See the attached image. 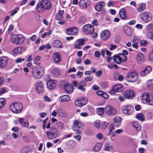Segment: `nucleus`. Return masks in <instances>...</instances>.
Instances as JSON below:
<instances>
[{
	"label": "nucleus",
	"instance_id": "nucleus-21",
	"mask_svg": "<svg viewBox=\"0 0 153 153\" xmlns=\"http://www.w3.org/2000/svg\"><path fill=\"white\" fill-rule=\"evenodd\" d=\"M84 100L82 99L80 100H76L75 101L74 104L77 106H81L82 105H84L87 102V100L86 98H84Z\"/></svg>",
	"mask_w": 153,
	"mask_h": 153
},
{
	"label": "nucleus",
	"instance_id": "nucleus-13",
	"mask_svg": "<svg viewBox=\"0 0 153 153\" xmlns=\"http://www.w3.org/2000/svg\"><path fill=\"white\" fill-rule=\"evenodd\" d=\"M123 88L122 85L119 84L115 85L112 87V90L110 91V93L111 94H114L115 93L114 92H120L123 90Z\"/></svg>",
	"mask_w": 153,
	"mask_h": 153
},
{
	"label": "nucleus",
	"instance_id": "nucleus-40",
	"mask_svg": "<svg viewBox=\"0 0 153 153\" xmlns=\"http://www.w3.org/2000/svg\"><path fill=\"white\" fill-rule=\"evenodd\" d=\"M136 117L137 119L140 121H143L144 120V116L142 113H139L136 116Z\"/></svg>",
	"mask_w": 153,
	"mask_h": 153
},
{
	"label": "nucleus",
	"instance_id": "nucleus-42",
	"mask_svg": "<svg viewBox=\"0 0 153 153\" xmlns=\"http://www.w3.org/2000/svg\"><path fill=\"white\" fill-rule=\"evenodd\" d=\"M58 114L59 116L62 117H66L68 116L67 113L63 111L61 109H59L58 111Z\"/></svg>",
	"mask_w": 153,
	"mask_h": 153
},
{
	"label": "nucleus",
	"instance_id": "nucleus-48",
	"mask_svg": "<svg viewBox=\"0 0 153 153\" xmlns=\"http://www.w3.org/2000/svg\"><path fill=\"white\" fill-rule=\"evenodd\" d=\"M51 31L49 30L47 32H45L41 35V37L42 38H44L45 37L51 35Z\"/></svg>",
	"mask_w": 153,
	"mask_h": 153
},
{
	"label": "nucleus",
	"instance_id": "nucleus-1",
	"mask_svg": "<svg viewBox=\"0 0 153 153\" xmlns=\"http://www.w3.org/2000/svg\"><path fill=\"white\" fill-rule=\"evenodd\" d=\"M52 6V3L49 0H42L39 2L36 5V10L38 12L42 13L45 10H49Z\"/></svg>",
	"mask_w": 153,
	"mask_h": 153
},
{
	"label": "nucleus",
	"instance_id": "nucleus-57",
	"mask_svg": "<svg viewBox=\"0 0 153 153\" xmlns=\"http://www.w3.org/2000/svg\"><path fill=\"white\" fill-rule=\"evenodd\" d=\"M44 100L46 102H50L51 101V99L46 95H44L43 97Z\"/></svg>",
	"mask_w": 153,
	"mask_h": 153
},
{
	"label": "nucleus",
	"instance_id": "nucleus-6",
	"mask_svg": "<svg viewBox=\"0 0 153 153\" xmlns=\"http://www.w3.org/2000/svg\"><path fill=\"white\" fill-rule=\"evenodd\" d=\"M138 74L135 71L128 72L126 74V80L130 82H134L138 79Z\"/></svg>",
	"mask_w": 153,
	"mask_h": 153
},
{
	"label": "nucleus",
	"instance_id": "nucleus-11",
	"mask_svg": "<svg viewBox=\"0 0 153 153\" xmlns=\"http://www.w3.org/2000/svg\"><path fill=\"white\" fill-rule=\"evenodd\" d=\"M83 30L84 33L85 34H91L94 31V27L91 25L87 24L83 27Z\"/></svg>",
	"mask_w": 153,
	"mask_h": 153
},
{
	"label": "nucleus",
	"instance_id": "nucleus-64",
	"mask_svg": "<svg viewBox=\"0 0 153 153\" xmlns=\"http://www.w3.org/2000/svg\"><path fill=\"white\" fill-rule=\"evenodd\" d=\"M145 149L141 147L139 149L138 152L139 153H144Z\"/></svg>",
	"mask_w": 153,
	"mask_h": 153
},
{
	"label": "nucleus",
	"instance_id": "nucleus-46",
	"mask_svg": "<svg viewBox=\"0 0 153 153\" xmlns=\"http://www.w3.org/2000/svg\"><path fill=\"white\" fill-rule=\"evenodd\" d=\"M87 22V19L84 17H81L79 20L78 22L80 24H83Z\"/></svg>",
	"mask_w": 153,
	"mask_h": 153
},
{
	"label": "nucleus",
	"instance_id": "nucleus-2",
	"mask_svg": "<svg viewBox=\"0 0 153 153\" xmlns=\"http://www.w3.org/2000/svg\"><path fill=\"white\" fill-rule=\"evenodd\" d=\"M45 70L42 67L39 66L33 68L31 71V74L35 78L38 79L41 78L44 74Z\"/></svg>",
	"mask_w": 153,
	"mask_h": 153
},
{
	"label": "nucleus",
	"instance_id": "nucleus-55",
	"mask_svg": "<svg viewBox=\"0 0 153 153\" xmlns=\"http://www.w3.org/2000/svg\"><path fill=\"white\" fill-rule=\"evenodd\" d=\"M108 125V123L105 122H103L101 124V127L102 129L104 130L107 127Z\"/></svg>",
	"mask_w": 153,
	"mask_h": 153
},
{
	"label": "nucleus",
	"instance_id": "nucleus-52",
	"mask_svg": "<svg viewBox=\"0 0 153 153\" xmlns=\"http://www.w3.org/2000/svg\"><path fill=\"white\" fill-rule=\"evenodd\" d=\"M114 128L113 125H110L109 127V132L108 135H110L113 133V131L114 129Z\"/></svg>",
	"mask_w": 153,
	"mask_h": 153
},
{
	"label": "nucleus",
	"instance_id": "nucleus-7",
	"mask_svg": "<svg viewBox=\"0 0 153 153\" xmlns=\"http://www.w3.org/2000/svg\"><path fill=\"white\" fill-rule=\"evenodd\" d=\"M46 134L48 138L50 140L56 138L58 135V130L55 128H52L49 131H47Z\"/></svg>",
	"mask_w": 153,
	"mask_h": 153
},
{
	"label": "nucleus",
	"instance_id": "nucleus-29",
	"mask_svg": "<svg viewBox=\"0 0 153 153\" xmlns=\"http://www.w3.org/2000/svg\"><path fill=\"white\" fill-rule=\"evenodd\" d=\"M85 44V41L82 39H79L77 40V43L74 45V48L80 49H81V46Z\"/></svg>",
	"mask_w": 153,
	"mask_h": 153
},
{
	"label": "nucleus",
	"instance_id": "nucleus-15",
	"mask_svg": "<svg viewBox=\"0 0 153 153\" xmlns=\"http://www.w3.org/2000/svg\"><path fill=\"white\" fill-rule=\"evenodd\" d=\"M124 95L127 99H131L134 97V93L133 90H128L124 92Z\"/></svg>",
	"mask_w": 153,
	"mask_h": 153
},
{
	"label": "nucleus",
	"instance_id": "nucleus-25",
	"mask_svg": "<svg viewBox=\"0 0 153 153\" xmlns=\"http://www.w3.org/2000/svg\"><path fill=\"white\" fill-rule=\"evenodd\" d=\"M25 50V48L23 47H19L15 48L13 50L12 53L14 55H18L21 53Z\"/></svg>",
	"mask_w": 153,
	"mask_h": 153
},
{
	"label": "nucleus",
	"instance_id": "nucleus-38",
	"mask_svg": "<svg viewBox=\"0 0 153 153\" xmlns=\"http://www.w3.org/2000/svg\"><path fill=\"white\" fill-rule=\"evenodd\" d=\"M59 72L60 71L59 69H55L52 71L51 74L53 76L57 77L59 75Z\"/></svg>",
	"mask_w": 153,
	"mask_h": 153
},
{
	"label": "nucleus",
	"instance_id": "nucleus-19",
	"mask_svg": "<svg viewBox=\"0 0 153 153\" xmlns=\"http://www.w3.org/2000/svg\"><path fill=\"white\" fill-rule=\"evenodd\" d=\"M136 59L137 61L140 64H142L145 62L144 55L141 53H138L136 57Z\"/></svg>",
	"mask_w": 153,
	"mask_h": 153
},
{
	"label": "nucleus",
	"instance_id": "nucleus-14",
	"mask_svg": "<svg viewBox=\"0 0 153 153\" xmlns=\"http://www.w3.org/2000/svg\"><path fill=\"white\" fill-rule=\"evenodd\" d=\"M8 59L7 56H2L0 58V68L5 67L8 62Z\"/></svg>",
	"mask_w": 153,
	"mask_h": 153
},
{
	"label": "nucleus",
	"instance_id": "nucleus-35",
	"mask_svg": "<svg viewBox=\"0 0 153 153\" xmlns=\"http://www.w3.org/2000/svg\"><path fill=\"white\" fill-rule=\"evenodd\" d=\"M132 124L133 126L137 131H140L141 130V126L137 122L135 121L133 122Z\"/></svg>",
	"mask_w": 153,
	"mask_h": 153
},
{
	"label": "nucleus",
	"instance_id": "nucleus-5",
	"mask_svg": "<svg viewBox=\"0 0 153 153\" xmlns=\"http://www.w3.org/2000/svg\"><path fill=\"white\" fill-rule=\"evenodd\" d=\"M23 107L22 103L20 102H15L11 104L10 105L11 110L15 113L20 112L23 109Z\"/></svg>",
	"mask_w": 153,
	"mask_h": 153
},
{
	"label": "nucleus",
	"instance_id": "nucleus-36",
	"mask_svg": "<svg viewBox=\"0 0 153 153\" xmlns=\"http://www.w3.org/2000/svg\"><path fill=\"white\" fill-rule=\"evenodd\" d=\"M120 16V18L123 19H126V16L125 13V9L124 8L121 9L119 12Z\"/></svg>",
	"mask_w": 153,
	"mask_h": 153
},
{
	"label": "nucleus",
	"instance_id": "nucleus-43",
	"mask_svg": "<svg viewBox=\"0 0 153 153\" xmlns=\"http://www.w3.org/2000/svg\"><path fill=\"white\" fill-rule=\"evenodd\" d=\"M147 85L149 89L153 91V80H148L147 82Z\"/></svg>",
	"mask_w": 153,
	"mask_h": 153
},
{
	"label": "nucleus",
	"instance_id": "nucleus-41",
	"mask_svg": "<svg viewBox=\"0 0 153 153\" xmlns=\"http://www.w3.org/2000/svg\"><path fill=\"white\" fill-rule=\"evenodd\" d=\"M19 122L23 127H27L29 125L28 122H27L24 121L23 119L22 118H20Z\"/></svg>",
	"mask_w": 153,
	"mask_h": 153
},
{
	"label": "nucleus",
	"instance_id": "nucleus-47",
	"mask_svg": "<svg viewBox=\"0 0 153 153\" xmlns=\"http://www.w3.org/2000/svg\"><path fill=\"white\" fill-rule=\"evenodd\" d=\"M40 56H37L34 58L33 63L36 65H39L40 63Z\"/></svg>",
	"mask_w": 153,
	"mask_h": 153
},
{
	"label": "nucleus",
	"instance_id": "nucleus-51",
	"mask_svg": "<svg viewBox=\"0 0 153 153\" xmlns=\"http://www.w3.org/2000/svg\"><path fill=\"white\" fill-rule=\"evenodd\" d=\"M140 40V38L137 36L134 37L133 40L131 41L132 43H138Z\"/></svg>",
	"mask_w": 153,
	"mask_h": 153
},
{
	"label": "nucleus",
	"instance_id": "nucleus-23",
	"mask_svg": "<svg viewBox=\"0 0 153 153\" xmlns=\"http://www.w3.org/2000/svg\"><path fill=\"white\" fill-rule=\"evenodd\" d=\"M66 33L68 35H74L77 33L78 30L76 27L69 28L66 30Z\"/></svg>",
	"mask_w": 153,
	"mask_h": 153
},
{
	"label": "nucleus",
	"instance_id": "nucleus-22",
	"mask_svg": "<svg viewBox=\"0 0 153 153\" xmlns=\"http://www.w3.org/2000/svg\"><path fill=\"white\" fill-rule=\"evenodd\" d=\"M150 96V93L145 92L143 93L141 96L140 99L143 102H146V103L149 99Z\"/></svg>",
	"mask_w": 153,
	"mask_h": 153
},
{
	"label": "nucleus",
	"instance_id": "nucleus-20",
	"mask_svg": "<svg viewBox=\"0 0 153 153\" xmlns=\"http://www.w3.org/2000/svg\"><path fill=\"white\" fill-rule=\"evenodd\" d=\"M53 59L56 63H59L62 61L60 53L57 52H55L53 56Z\"/></svg>",
	"mask_w": 153,
	"mask_h": 153
},
{
	"label": "nucleus",
	"instance_id": "nucleus-61",
	"mask_svg": "<svg viewBox=\"0 0 153 153\" xmlns=\"http://www.w3.org/2000/svg\"><path fill=\"white\" fill-rule=\"evenodd\" d=\"M19 10V8H16L14 10H13V12L10 14V16H13L15 14H16L17 12Z\"/></svg>",
	"mask_w": 153,
	"mask_h": 153
},
{
	"label": "nucleus",
	"instance_id": "nucleus-9",
	"mask_svg": "<svg viewBox=\"0 0 153 153\" xmlns=\"http://www.w3.org/2000/svg\"><path fill=\"white\" fill-rule=\"evenodd\" d=\"M140 16L144 22H148L150 21L152 18V14L149 12H144L141 13Z\"/></svg>",
	"mask_w": 153,
	"mask_h": 153
},
{
	"label": "nucleus",
	"instance_id": "nucleus-49",
	"mask_svg": "<svg viewBox=\"0 0 153 153\" xmlns=\"http://www.w3.org/2000/svg\"><path fill=\"white\" fill-rule=\"evenodd\" d=\"M105 151H110L112 149V146L108 143L105 144Z\"/></svg>",
	"mask_w": 153,
	"mask_h": 153
},
{
	"label": "nucleus",
	"instance_id": "nucleus-28",
	"mask_svg": "<svg viewBox=\"0 0 153 153\" xmlns=\"http://www.w3.org/2000/svg\"><path fill=\"white\" fill-rule=\"evenodd\" d=\"M36 86V90L38 93H41L43 91V85L42 82H37Z\"/></svg>",
	"mask_w": 153,
	"mask_h": 153
},
{
	"label": "nucleus",
	"instance_id": "nucleus-24",
	"mask_svg": "<svg viewBox=\"0 0 153 153\" xmlns=\"http://www.w3.org/2000/svg\"><path fill=\"white\" fill-rule=\"evenodd\" d=\"M64 88L66 92L68 94L72 93L74 90L72 85L69 84H67L64 85Z\"/></svg>",
	"mask_w": 153,
	"mask_h": 153
},
{
	"label": "nucleus",
	"instance_id": "nucleus-58",
	"mask_svg": "<svg viewBox=\"0 0 153 153\" xmlns=\"http://www.w3.org/2000/svg\"><path fill=\"white\" fill-rule=\"evenodd\" d=\"M100 124V122L99 120H97L94 122L95 126L97 128H99Z\"/></svg>",
	"mask_w": 153,
	"mask_h": 153
},
{
	"label": "nucleus",
	"instance_id": "nucleus-60",
	"mask_svg": "<svg viewBox=\"0 0 153 153\" xmlns=\"http://www.w3.org/2000/svg\"><path fill=\"white\" fill-rule=\"evenodd\" d=\"M93 79V77L92 76H88L85 77V80L86 81H90Z\"/></svg>",
	"mask_w": 153,
	"mask_h": 153
},
{
	"label": "nucleus",
	"instance_id": "nucleus-3",
	"mask_svg": "<svg viewBox=\"0 0 153 153\" xmlns=\"http://www.w3.org/2000/svg\"><path fill=\"white\" fill-rule=\"evenodd\" d=\"M113 59L116 63L120 65L126 60L127 56L122 53H119L114 55Z\"/></svg>",
	"mask_w": 153,
	"mask_h": 153
},
{
	"label": "nucleus",
	"instance_id": "nucleus-4",
	"mask_svg": "<svg viewBox=\"0 0 153 153\" xmlns=\"http://www.w3.org/2000/svg\"><path fill=\"white\" fill-rule=\"evenodd\" d=\"M82 123L80 121L74 120L73 125V129L74 131L76 134L80 135L82 130Z\"/></svg>",
	"mask_w": 153,
	"mask_h": 153
},
{
	"label": "nucleus",
	"instance_id": "nucleus-12",
	"mask_svg": "<svg viewBox=\"0 0 153 153\" xmlns=\"http://www.w3.org/2000/svg\"><path fill=\"white\" fill-rule=\"evenodd\" d=\"M122 108L123 113L129 115L132 113L133 107L131 105H127L123 106Z\"/></svg>",
	"mask_w": 153,
	"mask_h": 153
},
{
	"label": "nucleus",
	"instance_id": "nucleus-26",
	"mask_svg": "<svg viewBox=\"0 0 153 153\" xmlns=\"http://www.w3.org/2000/svg\"><path fill=\"white\" fill-rule=\"evenodd\" d=\"M105 5V4L104 2L103 1L100 2L97 4L95 7V9L97 11H100L103 9Z\"/></svg>",
	"mask_w": 153,
	"mask_h": 153
},
{
	"label": "nucleus",
	"instance_id": "nucleus-63",
	"mask_svg": "<svg viewBox=\"0 0 153 153\" xmlns=\"http://www.w3.org/2000/svg\"><path fill=\"white\" fill-rule=\"evenodd\" d=\"M88 109L91 112H94V107L92 106H89L88 107Z\"/></svg>",
	"mask_w": 153,
	"mask_h": 153
},
{
	"label": "nucleus",
	"instance_id": "nucleus-17",
	"mask_svg": "<svg viewBox=\"0 0 153 153\" xmlns=\"http://www.w3.org/2000/svg\"><path fill=\"white\" fill-rule=\"evenodd\" d=\"M48 88L50 90L55 88L56 86V82L54 80H49L47 83Z\"/></svg>",
	"mask_w": 153,
	"mask_h": 153
},
{
	"label": "nucleus",
	"instance_id": "nucleus-45",
	"mask_svg": "<svg viewBox=\"0 0 153 153\" xmlns=\"http://www.w3.org/2000/svg\"><path fill=\"white\" fill-rule=\"evenodd\" d=\"M97 112L99 115H102L104 113V109L103 108H98L97 109Z\"/></svg>",
	"mask_w": 153,
	"mask_h": 153
},
{
	"label": "nucleus",
	"instance_id": "nucleus-59",
	"mask_svg": "<svg viewBox=\"0 0 153 153\" xmlns=\"http://www.w3.org/2000/svg\"><path fill=\"white\" fill-rule=\"evenodd\" d=\"M25 60V59H22L21 58H19L15 60V62L16 63L21 62Z\"/></svg>",
	"mask_w": 153,
	"mask_h": 153
},
{
	"label": "nucleus",
	"instance_id": "nucleus-50",
	"mask_svg": "<svg viewBox=\"0 0 153 153\" xmlns=\"http://www.w3.org/2000/svg\"><path fill=\"white\" fill-rule=\"evenodd\" d=\"M6 100L4 98H0V108H2L5 104Z\"/></svg>",
	"mask_w": 153,
	"mask_h": 153
},
{
	"label": "nucleus",
	"instance_id": "nucleus-39",
	"mask_svg": "<svg viewBox=\"0 0 153 153\" xmlns=\"http://www.w3.org/2000/svg\"><path fill=\"white\" fill-rule=\"evenodd\" d=\"M102 144L100 143H97L94 148V150L95 152L100 151L101 148Z\"/></svg>",
	"mask_w": 153,
	"mask_h": 153
},
{
	"label": "nucleus",
	"instance_id": "nucleus-54",
	"mask_svg": "<svg viewBox=\"0 0 153 153\" xmlns=\"http://www.w3.org/2000/svg\"><path fill=\"white\" fill-rule=\"evenodd\" d=\"M148 59L150 61H153V50L149 53Z\"/></svg>",
	"mask_w": 153,
	"mask_h": 153
},
{
	"label": "nucleus",
	"instance_id": "nucleus-27",
	"mask_svg": "<svg viewBox=\"0 0 153 153\" xmlns=\"http://www.w3.org/2000/svg\"><path fill=\"white\" fill-rule=\"evenodd\" d=\"M114 125L117 127H119L121 125L122 119L119 116H116L113 119Z\"/></svg>",
	"mask_w": 153,
	"mask_h": 153
},
{
	"label": "nucleus",
	"instance_id": "nucleus-37",
	"mask_svg": "<svg viewBox=\"0 0 153 153\" xmlns=\"http://www.w3.org/2000/svg\"><path fill=\"white\" fill-rule=\"evenodd\" d=\"M123 30L125 33L127 35L130 36L132 35V32L130 28L126 27H124Z\"/></svg>",
	"mask_w": 153,
	"mask_h": 153
},
{
	"label": "nucleus",
	"instance_id": "nucleus-32",
	"mask_svg": "<svg viewBox=\"0 0 153 153\" xmlns=\"http://www.w3.org/2000/svg\"><path fill=\"white\" fill-rule=\"evenodd\" d=\"M52 45L55 47L59 48H62V43L59 40H56L53 41Z\"/></svg>",
	"mask_w": 153,
	"mask_h": 153
},
{
	"label": "nucleus",
	"instance_id": "nucleus-34",
	"mask_svg": "<svg viewBox=\"0 0 153 153\" xmlns=\"http://www.w3.org/2000/svg\"><path fill=\"white\" fill-rule=\"evenodd\" d=\"M63 10H60L58 13L56 15L55 18L58 20H61L62 19L63 16V15L64 13Z\"/></svg>",
	"mask_w": 153,
	"mask_h": 153
},
{
	"label": "nucleus",
	"instance_id": "nucleus-33",
	"mask_svg": "<svg viewBox=\"0 0 153 153\" xmlns=\"http://www.w3.org/2000/svg\"><path fill=\"white\" fill-rule=\"evenodd\" d=\"M70 97L68 95L62 96L59 97V100L61 102H67L70 100Z\"/></svg>",
	"mask_w": 153,
	"mask_h": 153
},
{
	"label": "nucleus",
	"instance_id": "nucleus-53",
	"mask_svg": "<svg viewBox=\"0 0 153 153\" xmlns=\"http://www.w3.org/2000/svg\"><path fill=\"white\" fill-rule=\"evenodd\" d=\"M56 124L58 128H59L60 129H62L64 128V125L62 122H58L56 123Z\"/></svg>",
	"mask_w": 153,
	"mask_h": 153
},
{
	"label": "nucleus",
	"instance_id": "nucleus-56",
	"mask_svg": "<svg viewBox=\"0 0 153 153\" xmlns=\"http://www.w3.org/2000/svg\"><path fill=\"white\" fill-rule=\"evenodd\" d=\"M21 153H30V151L28 149L27 147H26L23 148L21 151Z\"/></svg>",
	"mask_w": 153,
	"mask_h": 153
},
{
	"label": "nucleus",
	"instance_id": "nucleus-62",
	"mask_svg": "<svg viewBox=\"0 0 153 153\" xmlns=\"http://www.w3.org/2000/svg\"><path fill=\"white\" fill-rule=\"evenodd\" d=\"M110 46L111 47L110 48L111 51H113L114 49H116L117 47V46L114 44H110Z\"/></svg>",
	"mask_w": 153,
	"mask_h": 153
},
{
	"label": "nucleus",
	"instance_id": "nucleus-44",
	"mask_svg": "<svg viewBox=\"0 0 153 153\" xmlns=\"http://www.w3.org/2000/svg\"><path fill=\"white\" fill-rule=\"evenodd\" d=\"M147 103L149 105H153V94L150 93V96Z\"/></svg>",
	"mask_w": 153,
	"mask_h": 153
},
{
	"label": "nucleus",
	"instance_id": "nucleus-8",
	"mask_svg": "<svg viewBox=\"0 0 153 153\" xmlns=\"http://www.w3.org/2000/svg\"><path fill=\"white\" fill-rule=\"evenodd\" d=\"M24 38L23 35L19 34H15L12 36L10 38V41L16 44H21L24 40Z\"/></svg>",
	"mask_w": 153,
	"mask_h": 153
},
{
	"label": "nucleus",
	"instance_id": "nucleus-31",
	"mask_svg": "<svg viewBox=\"0 0 153 153\" xmlns=\"http://www.w3.org/2000/svg\"><path fill=\"white\" fill-rule=\"evenodd\" d=\"M152 71V68L150 66H147L143 71L140 72V74L142 76H144L149 74Z\"/></svg>",
	"mask_w": 153,
	"mask_h": 153
},
{
	"label": "nucleus",
	"instance_id": "nucleus-10",
	"mask_svg": "<svg viewBox=\"0 0 153 153\" xmlns=\"http://www.w3.org/2000/svg\"><path fill=\"white\" fill-rule=\"evenodd\" d=\"M105 113L109 116H113L115 115L117 113L116 110L113 107L109 105H107L105 109Z\"/></svg>",
	"mask_w": 153,
	"mask_h": 153
},
{
	"label": "nucleus",
	"instance_id": "nucleus-18",
	"mask_svg": "<svg viewBox=\"0 0 153 153\" xmlns=\"http://www.w3.org/2000/svg\"><path fill=\"white\" fill-rule=\"evenodd\" d=\"M110 33L108 30L103 31L100 34L101 39L105 41L108 39L110 36Z\"/></svg>",
	"mask_w": 153,
	"mask_h": 153
},
{
	"label": "nucleus",
	"instance_id": "nucleus-30",
	"mask_svg": "<svg viewBox=\"0 0 153 153\" xmlns=\"http://www.w3.org/2000/svg\"><path fill=\"white\" fill-rule=\"evenodd\" d=\"M146 9V4L141 3L139 4L138 7L136 8V10L138 12L140 13L144 10Z\"/></svg>",
	"mask_w": 153,
	"mask_h": 153
},
{
	"label": "nucleus",
	"instance_id": "nucleus-16",
	"mask_svg": "<svg viewBox=\"0 0 153 153\" xmlns=\"http://www.w3.org/2000/svg\"><path fill=\"white\" fill-rule=\"evenodd\" d=\"M79 4L81 8L86 9L90 4V1L89 0H81Z\"/></svg>",
	"mask_w": 153,
	"mask_h": 153
}]
</instances>
